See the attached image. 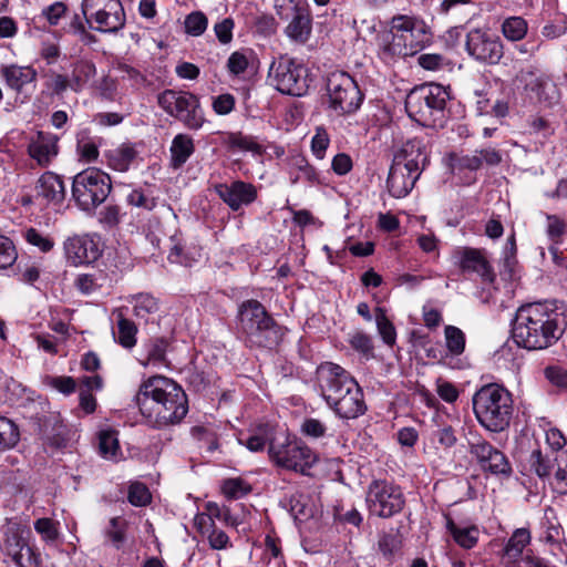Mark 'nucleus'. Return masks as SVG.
<instances>
[{"label": "nucleus", "mask_w": 567, "mask_h": 567, "mask_svg": "<svg viewBox=\"0 0 567 567\" xmlns=\"http://www.w3.org/2000/svg\"><path fill=\"white\" fill-rule=\"evenodd\" d=\"M316 377L320 395L338 417L351 420L364 414L367 405L362 389L346 369L323 362L318 365Z\"/></svg>", "instance_id": "3"}, {"label": "nucleus", "mask_w": 567, "mask_h": 567, "mask_svg": "<svg viewBox=\"0 0 567 567\" xmlns=\"http://www.w3.org/2000/svg\"><path fill=\"white\" fill-rule=\"evenodd\" d=\"M445 344L452 355H460L465 349V334L455 326H446L444 329Z\"/></svg>", "instance_id": "46"}, {"label": "nucleus", "mask_w": 567, "mask_h": 567, "mask_svg": "<svg viewBox=\"0 0 567 567\" xmlns=\"http://www.w3.org/2000/svg\"><path fill=\"white\" fill-rule=\"evenodd\" d=\"M546 219V234L551 245L561 244L567 234V223L557 215H547Z\"/></svg>", "instance_id": "48"}, {"label": "nucleus", "mask_w": 567, "mask_h": 567, "mask_svg": "<svg viewBox=\"0 0 567 567\" xmlns=\"http://www.w3.org/2000/svg\"><path fill=\"white\" fill-rule=\"evenodd\" d=\"M446 528L461 547L471 549L477 544L480 530L476 526L460 527L451 517H446Z\"/></svg>", "instance_id": "35"}, {"label": "nucleus", "mask_w": 567, "mask_h": 567, "mask_svg": "<svg viewBox=\"0 0 567 567\" xmlns=\"http://www.w3.org/2000/svg\"><path fill=\"white\" fill-rule=\"evenodd\" d=\"M221 489L227 498L238 499L249 494L251 486L245 480L236 477L224 481Z\"/></svg>", "instance_id": "50"}, {"label": "nucleus", "mask_w": 567, "mask_h": 567, "mask_svg": "<svg viewBox=\"0 0 567 567\" xmlns=\"http://www.w3.org/2000/svg\"><path fill=\"white\" fill-rule=\"evenodd\" d=\"M327 91L329 107L338 116L354 113L363 100L355 80L343 71H334L328 75Z\"/></svg>", "instance_id": "11"}, {"label": "nucleus", "mask_w": 567, "mask_h": 567, "mask_svg": "<svg viewBox=\"0 0 567 567\" xmlns=\"http://www.w3.org/2000/svg\"><path fill=\"white\" fill-rule=\"evenodd\" d=\"M465 51L481 64L497 65L504 56V44L489 29L474 28L466 33Z\"/></svg>", "instance_id": "15"}, {"label": "nucleus", "mask_w": 567, "mask_h": 567, "mask_svg": "<svg viewBox=\"0 0 567 567\" xmlns=\"http://www.w3.org/2000/svg\"><path fill=\"white\" fill-rule=\"evenodd\" d=\"M24 238L30 245L40 248V250L43 252L51 250L54 245L49 237L43 236L34 228L27 229L24 233Z\"/></svg>", "instance_id": "62"}, {"label": "nucleus", "mask_w": 567, "mask_h": 567, "mask_svg": "<svg viewBox=\"0 0 567 567\" xmlns=\"http://www.w3.org/2000/svg\"><path fill=\"white\" fill-rule=\"evenodd\" d=\"M2 74L7 84L17 91H20L25 84L31 83L37 78V72L30 66L10 65L3 69Z\"/></svg>", "instance_id": "33"}, {"label": "nucleus", "mask_w": 567, "mask_h": 567, "mask_svg": "<svg viewBox=\"0 0 567 567\" xmlns=\"http://www.w3.org/2000/svg\"><path fill=\"white\" fill-rule=\"evenodd\" d=\"M473 412L478 424L491 433L506 431L514 414L512 393L501 384L481 386L472 398Z\"/></svg>", "instance_id": "5"}, {"label": "nucleus", "mask_w": 567, "mask_h": 567, "mask_svg": "<svg viewBox=\"0 0 567 567\" xmlns=\"http://www.w3.org/2000/svg\"><path fill=\"white\" fill-rule=\"evenodd\" d=\"M501 31L506 40L517 42L526 37L528 23L523 17H508L502 22Z\"/></svg>", "instance_id": "37"}, {"label": "nucleus", "mask_w": 567, "mask_h": 567, "mask_svg": "<svg viewBox=\"0 0 567 567\" xmlns=\"http://www.w3.org/2000/svg\"><path fill=\"white\" fill-rule=\"evenodd\" d=\"M461 269L464 272H475L484 281L492 282L495 278V274L486 260V258L482 255V252L477 249L466 248L462 252V258L460 261Z\"/></svg>", "instance_id": "27"}, {"label": "nucleus", "mask_w": 567, "mask_h": 567, "mask_svg": "<svg viewBox=\"0 0 567 567\" xmlns=\"http://www.w3.org/2000/svg\"><path fill=\"white\" fill-rule=\"evenodd\" d=\"M18 254L13 243L0 235V269H7L17 260Z\"/></svg>", "instance_id": "55"}, {"label": "nucleus", "mask_w": 567, "mask_h": 567, "mask_svg": "<svg viewBox=\"0 0 567 567\" xmlns=\"http://www.w3.org/2000/svg\"><path fill=\"white\" fill-rule=\"evenodd\" d=\"M81 10L87 25L95 31L115 33L125 25L120 0H83Z\"/></svg>", "instance_id": "13"}, {"label": "nucleus", "mask_w": 567, "mask_h": 567, "mask_svg": "<svg viewBox=\"0 0 567 567\" xmlns=\"http://www.w3.org/2000/svg\"><path fill=\"white\" fill-rule=\"evenodd\" d=\"M137 328L135 323L122 315L117 321V342L126 349H131L136 344Z\"/></svg>", "instance_id": "44"}, {"label": "nucleus", "mask_w": 567, "mask_h": 567, "mask_svg": "<svg viewBox=\"0 0 567 567\" xmlns=\"http://www.w3.org/2000/svg\"><path fill=\"white\" fill-rule=\"evenodd\" d=\"M275 9L282 20H288L301 11L308 10L306 0H275Z\"/></svg>", "instance_id": "49"}, {"label": "nucleus", "mask_w": 567, "mask_h": 567, "mask_svg": "<svg viewBox=\"0 0 567 567\" xmlns=\"http://www.w3.org/2000/svg\"><path fill=\"white\" fill-rule=\"evenodd\" d=\"M37 197L45 200L48 204L59 205L64 200L65 187L61 177L52 172H45L39 178L37 186Z\"/></svg>", "instance_id": "25"}, {"label": "nucleus", "mask_w": 567, "mask_h": 567, "mask_svg": "<svg viewBox=\"0 0 567 567\" xmlns=\"http://www.w3.org/2000/svg\"><path fill=\"white\" fill-rule=\"evenodd\" d=\"M291 21L285 29L286 35L293 42L306 43L312 31V20L309 11H301L299 14L291 17Z\"/></svg>", "instance_id": "29"}, {"label": "nucleus", "mask_w": 567, "mask_h": 567, "mask_svg": "<svg viewBox=\"0 0 567 567\" xmlns=\"http://www.w3.org/2000/svg\"><path fill=\"white\" fill-rule=\"evenodd\" d=\"M21 557V559L25 558L27 560L16 559L14 565L18 567H40L41 565V555L32 543L23 547Z\"/></svg>", "instance_id": "61"}, {"label": "nucleus", "mask_w": 567, "mask_h": 567, "mask_svg": "<svg viewBox=\"0 0 567 567\" xmlns=\"http://www.w3.org/2000/svg\"><path fill=\"white\" fill-rule=\"evenodd\" d=\"M249 65V60L244 52H233L227 61V69L233 75L243 74Z\"/></svg>", "instance_id": "63"}, {"label": "nucleus", "mask_w": 567, "mask_h": 567, "mask_svg": "<svg viewBox=\"0 0 567 567\" xmlns=\"http://www.w3.org/2000/svg\"><path fill=\"white\" fill-rule=\"evenodd\" d=\"M561 315L546 303L534 302L518 308L513 322V339L527 350H543L564 334Z\"/></svg>", "instance_id": "2"}, {"label": "nucleus", "mask_w": 567, "mask_h": 567, "mask_svg": "<svg viewBox=\"0 0 567 567\" xmlns=\"http://www.w3.org/2000/svg\"><path fill=\"white\" fill-rule=\"evenodd\" d=\"M467 444L470 454L476 458L484 471L495 475H508L511 473L512 468L505 454L484 437L474 435L468 439Z\"/></svg>", "instance_id": "16"}, {"label": "nucleus", "mask_w": 567, "mask_h": 567, "mask_svg": "<svg viewBox=\"0 0 567 567\" xmlns=\"http://www.w3.org/2000/svg\"><path fill=\"white\" fill-rule=\"evenodd\" d=\"M30 543L31 530L28 527L19 523H9L3 530L1 549L14 564L16 559L27 560L25 558L21 559V550Z\"/></svg>", "instance_id": "21"}, {"label": "nucleus", "mask_w": 567, "mask_h": 567, "mask_svg": "<svg viewBox=\"0 0 567 567\" xmlns=\"http://www.w3.org/2000/svg\"><path fill=\"white\" fill-rule=\"evenodd\" d=\"M157 103L168 115L182 122L189 130H199L205 115L199 99L185 91L167 89L157 96Z\"/></svg>", "instance_id": "10"}, {"label": "nucleus", "mask_w": 567, "mask_h": 567, "mask_svg": "<svg viewBox=\"0 0 567 567\" xmlns=\"http://www.w3.org/2000/svg\"><path fill=\"white\" fill-rule=\"evenodd\" d=\"M270 84L282 94L302 96L308 87V70L295 59L279 56L268 72Z\"/></svg>", "instance_id": "12"}, {"label": "nucleus", "mask_w": 567, "mask_h": 567, "mask_svg": "<svg viewBox=\"0 0 567 567\" xmlns=\"http://www.w3.org/2000/svg\"><path fill=\"white\" fill-rule=\"evenodd\" d=\"M543 526L545 528V542L549 544H557L561 537L563 528L554 508L547 507L545 509Z\"/></svg>", "instance_id": "45"}, {"label": "nucleus", "mask_w": 567, "mask_h": 567, "mask_svg": "<svg viewBox=\"0 0 567 567\" xmlns=\"http://www.w3.org/2000/svg\"><path fill=\"white\" fill-rule=\"evenodd\" d=\"M141 413L155 427L179 423L187 414V398L175 381L163 375L145 380L136 394Z\"/></svg>", "instance_id": "1"}, {"label": "nucleus", "mask_w": 567, "mask_h": 567, "mask_svg": "<svg viewBox=\"0 0 567 567\" xmlns=\"http://www.w3.org/2000/svg\"><path fill=\"white\" fill-rule=\"evenodd\" d=\"M554 456L551 477L547 481L554 492L565 495L567 494V452H559Z\"/></svg>", "instance_id": "32"}, {"label": "nucleus", "mask_w": 567, "mask_h": 567, "mask_svg": "<svg viewBox=\"0 0 567 567\" xmlns=\"http://www.w3.org/2000/svg\"><path fill=\"white\" fill-rule=\"evenodd\" d=\"M131 305L133 308V315L145 322L148 321L150 316L154 315L158 310L157 300L148 293H138L132 297Z\"/></svg>", "instance_id": "36"}, {"label": "nucleus", "mask_w": 567, "mask_h": 567, "mask_svg": "<svg viewBox=\"0 0 567 567\" xmlns=\"http://www.w3.org/2000/svg\"><path fill=\"white\" fill-rule=\"evenodd\" d=\"M195 151L194 140L188 134H177L171 144V165L173 168L182 167Z\"/></svg>", "instance_id": "30"}, {"label": "nucleus", "mask_w": 567, "mask_h": 567, "mask_svg": "<svg viewBox=\"0 0 567 567\" xmlns=\"http://www.w3.org/2000/svg\"><path fill=\"white\" fill-rule=\"evenodd\" d=\"M218 197L234 212L252 204L257 198V188L244 181H234L230 184L219 183L214 185Z\"/></svg>", "instance_id": "18"}, {"label": "nucleus", "mask_w": 567, "mask_h": 567, "mask_svg": "<svg viewBox=\"0 0 567 567\" xmlns=\"http://www.w3.org/2000/svg\"><path fill=\"white\" fill-rule=\"evenodd\" d=\"M107 165L117 172H127L140 158L137 144L125 142L105 152Z\"/></svg>", "instance_id": "24"}, {"label": "nucleus", "mask_w": 567, "mask_h": 567, "mask_svg": "<svg viewBox=\"0 0 567 567\" xmlns=\"http://www.w3.org/2000/svg\"><path fill=\"white\" fill-rule=\"evenodd\" d=\"M375 323L378 332L383 342L389 347H393L396 341V330L393 323L386 317L385 310L383 308L378 307L375 309Z\"/></svg>", "instance_id": "39"}, {"label": "nucleus", "mask_w": 567, "mask_h": 567, "mask_svg": "<svg viewBox=\"0 0 567 567\" xmlns=\"http://www.w3.org/2000/svg\"><path fill=\"white\" fill-rule=\"evenodd\" d=\"M546 444L549 447V453L557 455L559 452H567L566 439L557 429H549L546 431Z\"/></svg>", "instance_id": "58"}, {"label": "nucleus", "mask_w": 567, "mask_h": 567, "mask_svg": "<svg viewBox=\"0 0 567 567\" xmlns=\"http://www.w3.org/2000/svg\"><path fill=\"white\" fill-rule=\"evenodd\" d=\"M228 145L231 150L240 152H251L260 155L264 152L262 146L257 142L256 137L251 135H244L243 133H231L228 136Z\"/></svg>", "instance_id": "41"}, {"label": "nucleus", "mask_w": 567, "mask_h": 567, "mask_svg": "<svg viewBox=\"0 0 567 567\" xmlns=\"http://www.w3.org/2000/svg\"><path fill=\"white\" fill-rule=\"evenodd\" d=\"M270 461L286 471L307 474L317 463L318 455L303 441L279 433L268 444Z\"/></svg>", "instance_id": "8"}, {"label": "nucleus", "mask_w": 567, "mask_h": 567, "mask_svg": "<svg viewBox=\"0 0 567 567\" xmlns=\"http://www.w3.org/2000/svg\"><path fill=\"white\" fill-rule=\"evenodd\" d=\"M327 430L326 424L315 417L305 419L300 427L301 433L311 439H321L326 436Z\"/></svg>", "instance_id": "57"}, {"label": "nucleus", "mask_w": 567, "mask_h": 567, "mask_svg": "<svg viewBox=\"0 0 567 567\" xmlns=\"http://www.w3.org/2000/svg\"><path fill=\"white\" fill-rule=\"evenodd\" d=\"M417 62L423 69L429 71H440L449 65L447 60L443 55L436 53L421 54Z\"/></svg>", "instance_id": "60"}, {"label": "nucleus", "mask_w": 567, "mask_h": 567, "mask_svg": "<svg viewBox=\"0 0 567 567\" xmlns=\"http://www.w3.org/2000/svg\"><path fill=\"white\" fill-rule=\"evenodd\" d=\"M128 502L134 506H146L151 502V493L143 483H132L128 488Z\"/></svg>", "instance_id": "54"}, {"label": "nucleus", "mask_w": 567, "mask_h": 567, "mask_svg": "<svg viewBox=\"0 0 567 567\" xmlns=\"http://www.w3.org/2000/svg\"><path fill=\"white\" fill-rule=\"evenodd\" d=\"M33 526L35 532L41 536V539L45 544L52 545L59 539V522H54L51 518L43 517L37 519Z\"/></svg>", "instance_id": "47"}, {"label": "nucleus", "mask_w": 567, "mask_h": 567, "mask_svg": "<svg viewBox=\"0 0 567 567\" xmlns=\"http://www.w3.org/2000/svg\"><path fill=\"white\" fill-rule=\"evenodd\" d=\"M530 539L532 536L528 528L515 529L507 544L505 545V555L512 558L519 557L524 548L530 543Z\"/></svg>", "instance_id": "38"}, {"label": "nucleus", "mask_w": 567, "mask_h": 567, "mask_svg": "<svg viewBox=\"0 0 567 567\" xmlns=\"http://www.w3.org/2000/svg\"><path fill=\"white\" fill-rule=\"evenodd\" d=\"M237 319L238 332L251 347H272L282 336L280 327L258 300L244 301L238 308Z\"/></svg>", "instance_id": "6"}, {"label": "nucleus", "mask_w": 567, "mask_h": 567, "mask_svg": "<svg viewBox=\"0 0 567 567\" xmlns=\"http://www.w3.org/2000/svg\"><path fill=\"white\" fill-rule=\"evenodd\" d=\"M365 502L371 515L390 518L403 509L405 497L399 485L374 480L368 487Z\"/></svg>", "instance_id": "14"}, {"label": "nucleus", "mask_w": 567, "mask_h": 567, "mask_svg": "<svg viewBox=\"0 0 567 567\" xmlns=\"http://www.w3.org/2000/svg\"><path fill=\"white\" fill-rule=\"evenodd\" d=\"M194 523L198 532L207 537L213 549L223 550L231 546L228 535L223 529L216 527L210 515L205 513L198 514L195 516Z\"/></svg>", "instance_id": "26"}, {"label": "nucleus", "mask_w": 567, "mask_h": 567, "mask_svg": "<svg viewBox=\"0 0 567 567\" xmlns=\"http://www.w3.org/2000/svg\"><path fill=\"white\" fill-rule=\"evenodd\" d=\"M289 175L291 185H296L299 182H306L309 185L320 183L319 173L302 156H295L291 158Z\"/></svg>", "instance_id": "31"}, {"label": "nucleus", "mask_w": 567, "mask_h": 567, "mask_svg": "<svg viewBox=\"0 0 567 567\" xmlns=\"http://www.w3.org/2000/svg\"><path fill=\"white\" fill-rule=\"evenodd\" d=\"M430 42V28L423 19L398 14L391 19L390 29L378 35V53L390 63L416 54Z\"/></svg>", "instance_id": "4"}, {"label": "nucleus", "mask_w": 567, "mask_h": 567, "mask_svg": "<svg viewBox=\"0 0 567 567\" xmlns=\"http://www.w3.org/2000/svg\"><path fill=\"white\" fill-rule=\"evenodd\" d=\"M99 452L104 458L115 460L120 452L117 433L112 430L99 434Z\"/></svg>", "instance_id": "40"}, {"label": "nucleus", "mask_w": 567, "mask_h": 567, "mask_svg": "<svg viewBox=\"0 0 567 567\" xmlns=\"http://www.w3.org/2000/svg\"><path fill=\"white\" fill-rule=\"evenodd\" d=\"M127 203L132 206L152 210L156 206V199L151 193L143 188L133 189L127 195Z\"/></svg>", "instance_id": "52"}, {"label": "nucleus", "mask_w": 567, "mask_h": 567, "mask_svg": "<svg viewBox=\"0 0 567 567\" xmlns=\"http://www.w3.org/2000/svg\"><path fill=\"white\" fill-rule=\"evenodd\" d=\"M518 80L524 83L525 89L534 92L540 102L554 104L558 101V92L553 81L543 74H537L533 66L523 69L518 74Z\"/></svg>", "instance_id": "20"}, {"label": "nucleus", "mask_w": 567, "mask_h": 567, "mask_svg": "<svg viewBox=\"0 0 567 567\" xmlns=\"http://www.w3.org/2000/svg\"><path fill=\"white\" fill-rule=\"evenodd\" d=\"M96 75L95 65L90 61H79L75 63L71 76V90L74 92L82 91L87 85L94 84Z\"/></svg>", "instance_id": "34"}, {"label": "nucleus", "mask_w": 567, "mask_h": 567, "mask_svg": "<svg viewBox=\"0 0 567 567\" xmlns=\"http://www.w3.org/2000/svg\"><path fill=\"white\" fill-rule=\"evenodd\" d=\"M419 177L400 163L393 162L386 181L388 190L393 197L403 198L412 190Z\"/></svg>", "instance_id": "23"}, {"label": "nucleus", "mask_w": 567, "mask_h": 567, "mask_svg": "<svg viewBox=\"0 0 567 567\" xmlns=\"http://www.w3.org/2000/svg\"><path fill=\"white\" fill-rule=\"evenodd\" d=\"M18 426L9 419L0 416V451H7L19 442Z\"/></svg>", "instance_id": "43"}, {"label": "nucleus", "mask_w": 567, "mask_h": 567, "mask_svg": "<svg viewBox=\"0 0 567 567\" xmlns=\"http://www.w3.org/2000/svg\"><path fill=\"white\" fill-rule=\"evenodd\" d=\"M555 456L549 452H543L540 449H535L528 455L524 470L527 474H535L542 481L550 480L551 464Z\"/></svg>", "instance_id": "28"}, {"label": "nucleus", "mask_w": 567, "mask_h": 567, "mask_svg": "<svg viewBox=\"0 0 567 567\" xmlns=\"http://www.w3.org/2000/svg\"><path fill=\"white\" fill-rule=\"evenodd\" d=\"M208 20L200 11L189 13L185 19V30L188 34L198 37L207 29Z\"/></svg>", "instance_id": "53"}, {"label": "nucleus", "mask_w": 567, "mask_h": 567, "mask_svg": "<svg viewBox=\"0 0 567 567\" xmlns=\"http://www.w3.org/2000/svg\"><path fill=\"white\" fill-rule=\"evenodd\" d=\"M28 153L40 166H48L58 155V137L51 133L38 132L28 145Z\"/></svg>", "instance_id": "22"}, {"label": "nucleus", "mask_w": 567, "mask_h": 567, "mask_svg": "<svg viewBox=\"0 0 567 567\" xmlns=\"http://www.w3.org/2000/svg\"><path fill=\"white\" fill-rule=\"evenodd\" d=\"M111 189L110 176L99 168H86L73 177L72 197L84 212H93L104 203Z\"/></svg>", "instance_id": "9"}, {"label": "nucleus", "mask_w": 567, "mask_h": 567, "mask_svg": "<svg viewBox=\"0 0 567 567\" xmlns=\"http://www.w3.org/2000/svg\"><path fill=\"white\" fill-rule=\"evenodd\" d=\"M483 165V159L475 152L474 154L456 155L450 157V166L453 173H462L464 171L475 172Z\"/></svg>", "instance_id": "42"}, {"label": "nucleus", "mask_w": 567, "mask_h": 567, "mask_svg": "<svg viewBox=\"0 0 567 567\" xmlns=\"http://www.w3.org/2000/svg\"><path fill=\"white\" fill-rule=\"evenodd\" d=\"M394 163H400L408 172L421 175L429 163L426 145L422 137H412L406 140L401 150L394 156Z\"/></svg>", "instance_id": "19"}, {"label": "nucleus", "mask_w": 567, "mask_h": 567, "mask_svg": "<svg viewBox=\"0 0 567 567\" xmlns=\"http://www.w3.org/2000/svg\"><path fill=\"white\" fill-rule=\"evenodd\" d=\"M329 143L330 138L327 131L322 127H318L311 141V151L313 155L317 158L322 159L326 155Z\"/></svg>", "instance_id": "59"}, {"label": "nucleus", "mask_w": 567, "mask_h": 567, "mask_svg": "<svg viewBox=\"0 0 567 567\" xmlns=\"http://www.w3.org/2000/svg\"><path fill=\"white\" fill-rule=\"evenodd\" d=\"M165 353H166V342L163 339H154L151 340L146 344V360L142 363L144 365L148 364H161L165 360Z\"/></svg>", "instance_id": "51"}, {"label": "nucleus", "mask_w": 567, "mask_h": 567, "mask_svg": "<svg viewBox=\"0 0 567 567\" xmlns=\"http://www.w3.org/2000/svg\"><path fill=\"white\" fill-rule=\"evenodd\" d=\"M68 259L74 265L91 264L102 254L101 237L96 234L76 235L64 243Z\"/></svg>", "instance_id": "17"}, {"label": "nucleus", "mask_w": 567, "mask_h": 567, "mask_svg": "<svg viewBox=\"0 0 567 567\" xmlns=\"http://www.w3.org/2000/svg\"><path fill=\"white\" fill-rule=\"evenodd\" d=\"M106 536L116 548H120L125 540V522L120 517L111 518Z\"/></svg>", "instance_id": "56"}, {"label": "nucleus", "mask_w": 567, "mask_h": 567, "mask_svg": "<svg viewBox=\"0 0 567 567\" xmlns=\"http://www.w3.org/2000/svg\"><path fill=\"white\" fill-rule=\"evenodd\" d=\"M449 97L447 91L440 84L416 86L406 95L405 110L413 121L424 126H441Z\"/></svg>", "instance_id": "7"}, {"label": "nucleus", "mask_w": 567, "mask_h": 567, "mask_svg": "<svg viewBox=\"0 0 567 567\" xmlns=\"http://www.w3.org/2000/svg\"><path fill=\"white\" fill-rule=\"evenodd\" d=\"M351 347L363 354H369L373 350L372 338L362 331H357L349 339Z\"/></svg>", "instance_id": "64"}]
</instances>
